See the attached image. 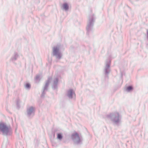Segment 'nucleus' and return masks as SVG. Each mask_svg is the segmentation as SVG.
I'll return each mask as SVG.
<instances>
[{"instance_id": "obj_8", "label": "nucleus", "mask_w": 148, "mask_h": 148, "mask_svg": "<svg viewBox=\"0 0 148 148\" xmlns=\"http://www.w3.org/2000/svg\"><path fill=\"white\" fill-rule=\"evenodd\" d=\"M133 89V88L132 86H129L127 88V90L128 91H130L132 90Z\"/></svg>"}, {"instance_id": "obj_2", "label": "nucleus", "mask_w": 148, "mask_h": 148, "mask_svg": "<svg viewBox=\"0 0 148 148\" xmlns=\"http://www.w3.org/2000/svg\"><path fill=\"white\" fill-rule=\"evenodd\" d=\"M72 138L73 140H75L77 142L80 141V139L78 134L75 132L72 135Z\"/></svg>"}, {"instance_id": "obj_10", "label": "nucleus", "mask_w": 148, "mask_h": 148, "mask_svg": "<svg viewBox=\"0 0 148 148\" xmlns=\"http://www.w3.org/2000/svg\"><path fill=\"white\" fill-rule=\"evenodd\" d=\"M31 109L32 110H33L34 109L33 108H31Z\"/></svg>"}, {"instance_id": "obj_6", "label": "nucleus", "mask_w": 148, "mask_h": 148, "mask_svg": "<svg viewBox=\"0 0 148 148\" xmlns=\"http://www.w3.org/2000/svg\"><path fill=\"white\" fill-rule=\"evenodd\" d=\"M113 116L115 119H116L118 120L119 119V115L118 113H116L114 114L113 115Z\"/></svg>"}, {"instance_id": "obj_9", "label": "nucleus", "mask_w": 148, "mask_h": 148, "mask_svg": "<svg viewBox=\"0 0 148 148\" xmlns=\"http://www.w3.org/2000/svg\"><path fill=\"white\" fill-rule=\"evenodd\" d=\"M25 87L27 88H29L30 87V85L29 84H27L25 85Z\"/></svg>"}, {"instance_id": "obj_1", "label": "nucleus", "mask_w": 148, "mask_h": 148, "mask_svg": "<svg viewBox=\"0 0 148 148\" xmlns=\"http://www.w3.org/2000/svg\"><path fill=\"white\" fill-rule=\"evenodd\" d=\"M0 130L3 133H7L8 132V128L3 123H0Z\"/></svg>"}, {"instance_id": "obj_4", "label": "nucleus", "mask_w": 148, "mask_h": 148, "mask_svg": "<svg viewBox=\"0 0 148 148\" xmlns=\"http://www.w3.org/2000/svg\"><path fill=\"white\" fill-rule=\"evenodd\" d=\"M73 95H75L72 90H70L68 92V96L69 97L72 98Z\"/></svg>"}, {"instance_id": "obj_7", "label": "nucleus", "mask_w": 148, "mask_h": 148, "mask_svg": "<svg viewBox=\"0 0 148 148\" xmlns=\"http://www.w3.org/2000/svg\"><path fill=\"white\" fill-rule=\"evenodd\" d=\"M62 135L60 134H57V138L59 139H61L62 138Z\"/></svg>"}, {"instance_id": "obj_5", "label": "nucleus", "mask_w": 148, "mask_h": 148, "mask_svg": "<svg viewBox=\"0 0 148 148\" xmlns=\"http://www.w3.org/2000/svg\"><path fill=\"white\" fill-rule=\"evenodd\" d=\"M63 7L65 10H67L69 8V6L66 3H65L63 5Z\"/></svg>"}, {"instance_id": "obj_3", "label": "nucleus", "mask_w": 148, "mask_h": 148, "mask_svg": "<svg viewBox=\"0 0 148 148\" xmlns=\"http://www.w3.org/2000/svg\"><path fill=\"white\" fill-rule=\"evenodd\" d=\"M53 53L54 55H57L60 54L59 52V49L57 47H54L53 49Z\"/></svg>"}]
</instances>
